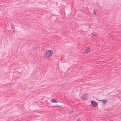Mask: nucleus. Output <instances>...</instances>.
Listing matches in <instances>:
<instances>
[{"label": "nucleus", "instance_id": "nucleus-1", "mask_svg": "<svg viewBox=\"0 0 121 121\" xmlns=\"http://www.w3.org/2000/svg\"><path fill=\"white\" fill-rule=\"evenodd\" d=\"M52 53H53V52L52 51L50 50L47 51L44 54V58H47L51 56Z\"/></svg>", "mask_w": 121, "mask_h": 121}, {"label": "nucleus", "instance_id": "nucleus-2", "mask_svg": "<svg viewBox=\"0 0 121 121\" xmlns=\"http://www.w3.org/2000/svg\"><path fill=\"white\" fill-rule=\"evenodd\" d=\"M91 105H92L93 107H96L97 106L98 104L96 101L92 100L91 101Z\"/></svg>", "mask_w": 121, "mask_h": 121}, {"label": "nucleus", "instance_id": "nucleus-3", "mask_svg": "<svg viewBox=\"0 0 121 121\" xmlns=\"http://www.w3.org/2000/svg\"><path fill=\"white\" fill-rule=\"evenodd\" d=\"M91 52V50L90 49V48L89 47L87 48L86 49V50L83 53H86L88 52L90 53Z\"/></svg>", "mask_w": 121, "mask_h": 121}, {"label": "nucleus", "instance_id": "nucleus-4", "mask_svg": "<svg viewBox=\"0 0 121 121\" xmlns=\"http://www.w3.org/2000/svg\"><path fill=\"white\" fill-rule=\"evenodd\" d=\"M87 94L86 93L84 94L83 95L82 99L85 100H86L87 99Z\"/></svg>", "mask_w": 121, "mask_h": 121}, {"label": "nucleus", "instance_id": "nucleus-5", "mask_svg": "<svg viewBox=\"0 0 121 121\" xmlns=\"http://www.w3.org/2000/svg\"><path fill=\"white\" fill-rule=\"evenodd\" d=\"M96 35V34L95 33H91L90 35V36H95Z\"/></svg>", "mask_w": 121, "mask_h": 121}, {"label": "nucleus", "instance_id": "nucleus-6", "mask_svg": "<svg viewBox=\"0 0 121 121\" xmlns=\"http://www.w3.org/2000/svg\"><path fill=\"white\" fill-rule=\"evenodd\" d=\"M51 101L52 103H56L57 102L56 99H51Z\"/></svg>", "mask_w": 121, "mask_h": 121}, {"label": "nucleus", "instance_id": "nucleus-7", "mask_svg": "<svg viewBox=\"0 0 121 121\" xmlns=\"http://www.w3.org/2000/svg\"><path fill=\"white\" fill-rule=\"evenodd\" d=\"M99 100L100 101H102V102L103 103H105L107 101V100L106 99L101 100Z\"/></svg>", "mask_w": 121, "mask_h": 121}, {"label": "nucleus", "instance_id": "nucleus-8", "mask_svg": "<svg viewBox=\"0 0 121 121\" xmlns=\"http://www.w3.org/2000/svg\"><path fill=\"white\" fill-rule=\"evenodd\" d=\"M96 10H93V14H95V15H96Z\"/></svg>", "mask_w": 121, "mask_h": 121}, {"label": "nucleus", "instance_id": "nucleus-9", "mask_svg": "<svg viewBox=\"0 0 121 121\" xmlns=\"http://www.w3.org/2000/svg\"><path fill=\"white\" fill-rule=\"evenodd\" d=\"M37 48V46H35L34 47H33V49L35 50H36Z\"/></svg>", "mask_w": 121, "mask_h": 121}, {"label": "nucleus", "instance_id": "nucleus-10", "mask_svg": "<svg viewBox=\"0 0 121 121\" xmlns=\"http://www.w3.org/2000/svg\"><path fill=\"white\" fill-rule=\"evenodd\" d=\"M70 113H71L72 114H73L72 112H73V111L71 110V111H70Z\"/></svg>", "mask_w": 121, "mask_h": 121}, {"label": "nucleus", "instance_id": "nucleus-11", "mask_svg": "<svg viewBox=\"0 0 121 121\" xmlns=\"http://www.w3.org/2000/svg\"><path fill=\"white\" fill-rule=\"evenodd\" d=\"M11 29H14V27L13 26H12L11 27Z\"/></svg>", "mask_w": 121, "mask_h": 121}, {"label": "nucleus", "instance_id": "nucleus-12", "mask_svg": "<svg viewBox=\"0 0 121 121\" xmlns=\"http://www.w3.org/2000/svg\"><path fill=\"white\" fill-rule=\"evenodd\" d=\"M76 121H81L79 119H77V120Z\"/></svg>", "mask_w": 121, "mask_h": 121}]
</instances>
